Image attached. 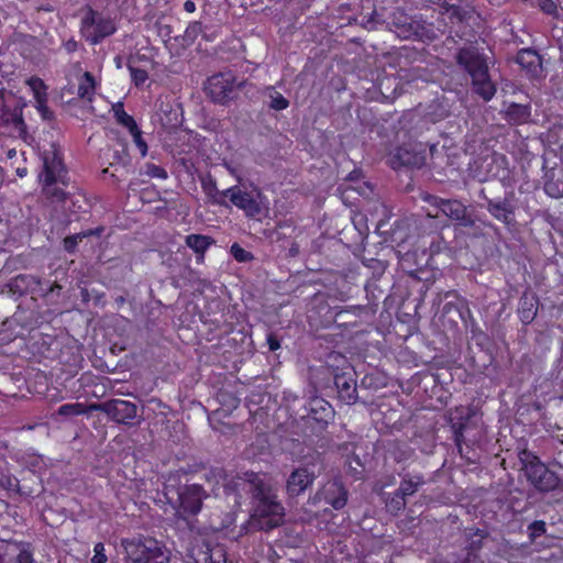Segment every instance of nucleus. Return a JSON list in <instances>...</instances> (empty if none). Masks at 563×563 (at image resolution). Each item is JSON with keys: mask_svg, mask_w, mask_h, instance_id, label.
I'll list each match as a JSON object with an SVG mask.
<instances>
[{"mask_svg": "<svg viewBox=\"0 0 563 563\" xmlns=\"http://www.w3.org/2000/svg\"><path fill=\"white\" fill-rule=\"evenodd\" d=\"M252 496L253 511L249 526L253 530L269 531L284 522V507L277 500L276 492L266 475L246 472L241 477Z\"/></svg>", "mask_w": 563, "mask_h": 563, "instance_id": "nucleus-1", "label": "nucleus"}, {"mask_svg": "<svg viewBox=\"0 0 563 563\" xmlns=\"http://www.w3.org/2000/svg\"><path fill=\"white\" fill-rule=\"evenodd\" d=\"M121 545L124 549V563H169L170 550L163 541L155 538L140 536L132 539H123Z\"/></svg>", "mask_w": 563, "mask_h": 563, "instance_id": "nucleus-2", "label": "nucleus"}, {"mask_svg": "<svg viewBox=\"0 0 563 563\" xmlns=\"http://www.w3.org/2000/svg\"><path fill=\"white\" fill-rule=\"evenodd\" d=\"M456 63L472 77L473 87L477 95L486 101L495 96L496 87L489 78L488 66L476 48H461L456 55Z\"/></svg>", "mask_w": 563, "mask_h": 563, "instance_id": "nucleus-3", "label": "nucleus"}, {"mask_svg": "<svg viewBox=\"0 0 563 563\" xmlns=\"http://www.w3.org/2000/svg\"><path fill=\"white\" fill-rule=\"evenodd\" d=\"M246 84V80L238 81L232 71H223L208 78L205 91L212 102L225 106L236 98V91Z\"/></svg>", "mask_w": 563, "mask_h": 563, "instance_id": "nucleus-4", "label": "nucleus"}, {"mask_svg": "<svg viewBox=\"0 0 563 563\" xmlns=\"http://www.w3.org/2000/svg\"><path fill=\"white\" fill-rule=\"evenodd\" d=\"M520 461L528 481L537 489L550 492L558 487L560 483L558 475L550 471L533 453L522 451L520 453Z\"/></svg>", "mask_w": 563, "mask_h": 563, "instance_id": "nucleus-5", "label": "nucleus"}, {"mask_svg": "<svg viewBox=\"0 0 563 563\" xmlns=\"http://www.w3.org/2000/svg\"><path fill=\"white\" fill-rule=\"evenodd\" d=\"M230 202L243 210L247 218L261 219L268 212L265 197L258 189L252 191L243 190L240 186H232L227 189Z\"/></svg>", "mask_w": 563, "mask_h": 563, "instance_id": "nucleus-6", "label": "nucleus"}, {"mask_svg": "<svg viewBox=\"0 0 563 563\" xmlns=\"http://www.w3.org/2000/svg\"><path fill=\"white\" fill-rule=\"evenodd\" d=\"M93 408L103 412L108 418L115 423L133 427L140 423L137 418V406L134 402L123 399H110L104 402L95 405Z\"/></svg>", "mask_w": 563, "mask_h": 563, "instance_id": "nucleus-7", "label": "nucleus"}, {"mask_svg": "<svg viewBox=\"0 0 563 563\" xmlns=\"http://www.w3.org/2000/svg\"><path fill=\"white\" fill-rule=\"evenodd\" d=\"M318 475L310 464L294 467L285 482V493L288 499L303 495L314 483Z\"/></svg>", "mask_w": 563, "mask_h": 563, "instance_id": "nucleus-8", "label": "nucleus"}, {"mask_svg": "<svg viewBox=\"0 0 563 563\" xmlns=\"http://www.w3.org/2000/svg\"><path fill=\"white\" fill-rule=\"evenodd\" d=\"M31 542L0 538V563H36Z\"/></svg>", "mask_w": 563, "mask_h": 563, "instance_id": "nucleus-9", "label": "nucleus"}, {"mask_svg": "<svg viewBox=\"0 0 563 563\" xmlns=\"http://www.w3.org/2000/svg\"><path fill=\"white\" fill-rule=\"evenodd\" d=\"M81 32L91 44L100 43L115 32L114 22L90 10L81 22Z\"/></svg>", "mask_w": 563, "mask_h": 563, "instance_id": "nucleus-10", "label": "nucleus"}, {"mask_svg": "<svg viewBox=\"0 0 563 563\" xmlns=\"http://www.w3.org/2000/svg\"><path fill=\"white\" fill-rule=\"evenodd\" d=\"M208 497L203 487L199 484L185 485L178 490L179 510L181 518L197 515L202 507V501Z\"/></svg>", "mask_w": 563, "mask_h": 563, "instance_id": "nucleus-11", "label": "nucleus"}, {"mask_svg": "<svg viewBox=\"0 0 563 563\" xmlns=\"http://www.w3.org/2000/svg\"><path fill=\"white\" fill-rule=\"evenodd\" d=\"M42 158L43 173L40 175V181H60L67 186L69 178L58 148L53 144L49 151L43 153Z\"/></svg>", "mask_w": 563, "mask_h": 563, "instance_id": "nucleus-12", "label": "nucleus"}, {"mask_svg": "<svg viewBox=\"0 0 563 563\" xmlns=\"http://www.w3.org/2000/svg\"><path fill=\"white\" fill-rule=\"evenodd\" d=\"M349 492L343 485L341 478L334 477L328 481L310 499L312 504L324 500L334 509H342L347 503Z\"/></svg>", "mask_w": 563, "mask_h": 563, "instance_id": "nucleus-13", "label": "nucleus"}, {"mask_svg": "<svg viewBox=\"0 0 563 563\" xmlns=\"http://www.w3.org/2000/svg\"><path fill=\"white\" fill-rule=\"evenodd\" d=\"M426 200L439 208L448 218L464 227H472L474 221L467 216L466 207L459 200H445L437 196H428Z\"/></svg>", "mask_w": 563, "mask_h": 563, "instance_id": "nucleus-14", "label": "nucleus"}, {"mask_svg": "<svg viewBox=\"0 0 563 563\" xmlns=\"http://www.w3.org/2000/svg\"><path fill=\"white\" fill-rule=\"evenodd\" d=\"M474 416L475 410L467 406L455 407L449 412V422L454 432L455 444L460 451L462 443H464V431L467 429L468 421Z\"/></svg>", "mask_w": 563, "mask_h": 563, "instance_id": "nucleus-15", "label": "nucleus"}, {"mask_svg": "<svg viewBox=\"0 0 563 563\" xmlns=\"http://www.w3.org/2000/svg\"><path fill=\"white\" fill-rule=\"evenodd\" d=\"M355 373L352 371L335 373L333 382L338 390V396L346 405H353L357 401V387Z\"/></svg>", "mask_w": 563, "mask_h": 563, "instance_id": "nucleus-16", "label": "nucleus"}, {"mask_svg": "<svg viewBox=\"0 0 563 563\" xmlns=\"http://www.w3.org/2000/svg\"><path fill=\"white\" fill-rule=\"evenodd\" d=\"M196 563H234L228 560L227 550L222 544L203 543L197 549Z\"/></svg>", "mask_w": 563, "mask_h": 563, "instance_id": "nucleus-17", "label": "nucleus"}, {"mask_svg": "<svg viewBox=\"0 0 563 563\" xmlns=\"http://www.w3.org/2000/svg\"><path fill=\"white\" fill-rule=\"evenodd\" d=\"M13 124L20 135L26 133V125L22 115V107L16 104L11 108L0 100V129Z\"/></svg>", "mask_w": 563, "mask_h": 563, "instance_id": "nucleus-18", "label": "nucleus"}, {"mask_svg": "<svg viewBox=\"0 0 563 563\" xmlns=\"http://www.w3.org/2000/svg\"><path fill=\"white\" fill-rule=\"evenodd\" d=\"M307 417L324 428L333 417L331 405L321 398H313L309 401Z\"/></svg>", "mask_w": 563, "mask_h": 563, "instance_id": "nucleus-19", "label": "nucleus"}, {"mask_svg": "<svg viewBox=\"0 0 563 563\" xmlns=\"http://www.w3.org/2000/svg\"><path fill=\"white\" fill-rule=\"evenodd\" d=\"M8 287L12 294H18L19 296L25 292L34 294L43 291L41 278L27 274H20L15 276L10 280Z\"/></svg>", "mask_w": 563, "mask_h": 563, "instance_id": "nucleus-20", "label": "nucleus"}, {"mask_svg": "<svg viewBox=\"0 0 563 563\" xmlns=\"http://www.w3.org/2000/svg\"><path fill=\"white\" fill-rule=\"evenodd\" d=\"M385 394H374L371 399H366L364 402L369 405V413L373 423L379 432H384L387 429V421L385 419V412L382 410L384 404Z\"/></svg>", "mask_w": 563, "mask_h": 563, "instance_id": "nucleus-21", "label": "nucleus"}, {"mask_svg": "<svg viewBox=\"0 0 563 563\" xmlns=\"http://www.w3.org/2000/svg\"><path fill=\"white\" fill-rule=\"evenodd\" d=\"M538 303L539 301L536 295L530 292L522 295L519 301L518 313L523 323L529 324L534 320L538 313Z\"/></svg>", "mask_w": 563, "mask_h": 563, "instance_id": "nucleus-22", "label": "nucleus"}, {"mask_svg": "<svg viewBox=\"0 0 563 563\" xmlns=\"http://www.w3.org/2000/svg\"><path fill=\"white\" fill-rule=\"evenodd\" d=\"M214 240L209 235L189 234L185 239L186 245L196 253L197 262L202 263L207 250L214 244Z\"/></svg>", "mask_w": 563, "mask_h": 563, "instance_id": "nucleus-23", "label": "nucleus"}, {"mask_svg": "<svg viewBox=\"0 0 563 563\" xmlns=\"http://www.w3.org/2000/svg\"><path fill=\"white\" fill-rule=\"evenodd\" d=\"M201 187L213 203L229 208L227 189L219 190L211 175L201 178Z\"/></svg>", "mask_w": 563, "mask_h": 563, "instance_id": "nucleus-24", "label": "nucleus"}, {"mask_svg": "<svg viewBox=\"0 0 563 563\" xmlns=\"http://www.w3.org/2000/svg\"><path fill=\"white\" fill-rule=\"evenodd\" d=\"M487 210L495 219H497L504 223L510 222V219L512 216V209L508 201L489 199L487 201Z\"/></svg>", "mask_w": 563, "mask_h": 563, "instance_id": "nucleus-25", "label": "nucleus"}, {"mask_svg": "<svg viewBox=\"0 0 563 563\" xmlns=\"http://www.w3.org/2000/svg\"><path fill=\"white\" fill-rule=\"evenodd\" d=\"M42 183V194L52 203H60L65 202L69 194L66 192L64 189L59 188L57 184L59 181H45L41 180Z\"/></svg>", "mask_w": 563, "mask_h": 563, "instance_id": "nucleus-26", "label": "nucleus"}, {"mask_svg": "<svg viewBox=\"0 0 563 563\" xmlns=\"http://www.w3.org/2000/svg\"><path fill=\"white\" fill-rule=\"evenodd\" d=\"M395 158L404 166L419 167L423 164V156L421 153L407 147L398 148L395 154Z\"/></svg>", "mask_w": 563, "mask_h": 563, "instance_id": "nucleus-27", "label": "nucleus"}, {"mask_svg": "<svg viewBox=\"0 0 563 563\" xmlns=\"http://www.w3.org/2000/svg\"><path fill=\"white\" fill-rule=\"evenodd\" d=\"M264 93L268 98L267 106L269 109L282 111L289 107V101L275 87H266Z\"/></svg>", "mask_w": 563, "mask_h": 563, "instance_id": "nucleus-28", "label": "nucleus"}, {"mask_svg": "<svg viewBox=\"0 0 563 563\" xmlns=\"http://www.w3.org/2000/svg\"><path fill=\"white\" fill-rule=\"evenodd\" d=\"M507 117L515 124H521L530 118V107L525 104L512 103L507 108Z\"/></svg>", "mask_w": 563, "mask_h": 563, "instance_id": "nucleus-29", "label": "nucleus"}, {"mask_svg": "<svg viewBox=\"0 0 563 563\" xmlns=\"http://www.w3.org/2000/svg\"><path fill=\"white\" fill-rule=\"evenodd\" d=\"M95 89L96 81L93 76L89 71L84 73L77 91L79 98L90 101L95 95Z\"/></svg>", "mask_w": 563, "mask_h": 563, "instance_id": "nucleus-30", "label": "nucleus"}, {"mask_svg": "<svg viewBox=\"0 0 563 563\" xmlns=\"http://www.w3.org/2000/svg\"><path fill=\"white\" fill-rule=\"evenodd\" d=\"M517 63L523 68L532 70L540 66V57L531 49H522L517 55Z\"/></svg>", "mask_w": 563, "mask_h": 563, "instance_id": "nucleus-31", "label": "nucleus"}, {"mask_svg": "<svg viewBox=\"0 0 563 563\" xmlns=\"http://www.w3.org/2000/svg\"><path fill=\"white\" fill-rule=\"evenodd\" d=\"M113 110L114 117L119 124L125 126L129 131L136 130L137 124L135 120L133 119V117H131L124 111L122 102H118L117 104H114Z\"/></svg>", "mask_w": 563, "mask_h": 563, "instance_id": "nucleus-32", "label": "nucleus"}, {"mask_svg": "<svg viewBox=\"0 0 563 563\" xmlns=\"http://www.w3.org/2000/svg\"><path fill=\"white\" fill-rule=\"evenodd\" d=\"M345 464H346V472L352 477H354L356 479L361 477V475L364 472V465L358 455H356L353 452L351 456H347Z\"/></svg>", "mask_w": 563, "mask_h": 563, "instance_id": "nucleus-33", "label": "nucleus"}, {"mask_svg": "<svg viewBox=\"0 0 563 563\" xmlns=\"http://www.w3.org/2000/svg\"><path fill=\"white\" fill-rule=\"evenodd\" d=\"M86 412L85 405L75 402V404H65L60 406L57 410L58 416L63 417H73L79 416Z\"/></svg>", "mask_w": 563, "mask_h": 563, "instance_id": "nucleus-34", "label": "nucleus"}, {"mask_svg": "<svg viewBox=\"0 0 563 563\" xmlns=\"http://www.w3.org/2000/svg\"><path fill=\"white\" fill-rule=\"evenodd\" d=\"M202 34L203 37L207 38V35L203 33V26L200 21H195L189 23L185 31L184 40L188 43H194L196 38Z\"/></svg>", "mask_w": 563, "mask_h": 563, "instance_id": "nucleus-35", "label": "nucleus"}, {"mask_svg": "<svg viewBox=\"0 0 563 563\" xmlns=\"http://www.w3.org/2000/svg\"><path fill=\"white\" fill-rule=\"evenodd\" d=\"M421 484L422 479L420 477L404 479L399 487L401 497L404 498L412 495Z\"/></svg>", "mask_w": 563, "mask_h": 563, "instance_id": "nucleus-36", "label": "nucleus"}, {"mask_svg": "<svg viewBox=\"0 0 563 563\" xmlns=\"http://www.w3.org/2000/svg\"><path fill=\"white\" fill-rule=\"evenodd\" d=\"M90 234L91 231H88L66 236L63 240L64 250L68 253H74L77 249L78 243L81 242L82 238H86Z\"/></svg>", "mask_w": 563, "mask_h": 563, "instance_id": "nucleus-37", "label": "nucleus"}, {"mask_svg": "<svg viewBox=\"0 0 563 563\" xmlns=\"http://www.w3.org/2000/svg\"><path fill=\"white\" fill-rule=\"evenodd\" d=\"M233 258L240 263H247L254 258L253 254L244 250L240 244L233 243L230 249Z\"/></svg>", "mask_w": 563, "mask_h": 563, "instance_id": "nucleus-38", "label": "nucleus"}, {"mask_svg": "<svg viewBox=\"0 0 563 563\" xmlns=\"http://www.w3.org/2000/svg\"><path fill=\"white\" fill-rule=\"evenodd\" d=\"M145 174L151 178L166 179L168 177L165 168L152 163L145 165Z\"/></svg>", "mask_w": 563, "mask_h": 563, "instance_id": "nucleus-39", "label": "nucleus"}, {"mask_svg": "<svg viewBox=\"0 0 563 563\" xmlns=\"http://www.w3.org/2000/svg\"><path fill=\"white\" fill-rule=\"evenodd\" d=\"M132 81L136 87L142 86L148 78L147 71L129 65Z\"/></svg>", "mask_w": 563, "mask_h": 563, "instance_id": "nucleus-40", "label": "nucleus"}, {"mask_svg": "<svg viewBox=\"0 0 563 563\" xmlns=\"http://www.w3.org/2000/svg\"><path fill=\"white\" fill-rule=\"evenodd\" d=\"M37 110L41 113L42 118L46 121H51L54 119V113L46 104V96H37Z\"/></svg>", "mask_w": 563, "mask_h": 563, "instance_id": "nucleus-41", "label": "nucleus"}, {"mask_svg": "<svg viewBox=\"0 0 563 563\" xmlns=\"http://www.w3.org/2000/svg\"><path fill=\"white\" fill-rule=\"evenodd\" d=\"M130 133L132 134L133 141H134L135 145L139 147L141 155L145 156L147 153V144L143 140L142 132L139 129V126H136V130H131Z\"/></svg>", "mask_w": 563, "mask_h": 563, "instance_id": "nucleus-42", "label": "nucleus"}, {"mask_svg": "<svg viewBox=\"0 0 563 563\" xmlns=\"http://www.w3.org/2000/svg\"><path fill=\"white\" fill-rule=\"evenodd\" d=\"M93 556L91 559V563H106L107 562V555L104 553V545L103 543L99 542L93 548Z\"/></svg>", "mask_w": 563, "mask_h": 563, "instance_id": "nucleus-43", "label": "nucleus"}, {"mask_svg": "<svg viewBox=\"0 0 563 563\" xmlns=\"http://www.w3.org/2000/svg\"><path fill=\"white\" fill-rule=\"evenodd\" d=\"M80 296L82 298V301L87 302L91 299L95 300L96 303L100 302V300L103 298V292H97L95 290H89L87 288H81Z\"/></svg>", "mask_w": 563, "mask_h": 563, "instance_id": "nucleus-44", "label": "nucleus"}, {"mask_svg": "<svg viewBox=\"0 0 563 563\" xmlns=\"http://www.w3.org/2000/svg\"><path fill=\"white\" fill-rule=\"evenodd\" d=\"M0 485L3 488L9 489V490H18V488H19V481L14 476L2 475L0 477Z\"/></svg>", "mask_w": 563, "mask_h": 563, "instance_id": "nucleus-45", "label": "nucleus"}, {"mask_svg": "<svg viewBox=\"0 0 563 563\" xmlns=\"http://www.w3.org/2000/svg\"><path fill=\"white\" fill-rule=\"evenodd\" d=\"M356 190L352 186H347L344 189H342L341 199L343 203L346 206H352L353 202L351 201V199L354 198Z\"/></svg>", "mask_w": 563, "mask_h": 563, "instance_id": "nucleus-46", "label": "nucleus"}, {"mask_svg": "<svg viewBox=\"0 0 563 563\" xmlns=\"http://www.w3.org/2000/svg\"><path fill=\"white\" fill-rule=\"evenodd\" d=\"M30 86L32 87V90L34 92V97L36 100H37V96H46L45 93L41 92V89H45V85L42 79L32 78L30 80Z\"/></svg>", "mask_w": 563, "mask_h": 563, "instance_id": "nucleus-47", "label": "nucleus"}, {"mask_svg": "<svg viewBox=\"0 0 563 563\" xmlns=\"http://www.w3.org/2000/svg\"><path fill=\"white\" fill-rule=\"evenodd\" d=\"M156 27L158 35L163 38L164 42L170 40L172 27L167 24H162L161 22H156Z\"/></svg>", "mask_w": 563, "mask_h": 563, "instance_id": "nucleus-48", "label": "nucleus"}, {"mask_svg": "<svg viewBox=\"0 0 563 563\" xmlns=\"http://www.w3.org/2000/svg\"><path fill=\"white\" fill-rule=\"evenodd\" d=\"M114 159H115L118 163H120V164H122V165H124V166H125V165H128V163H129V153H128V147H126V145H123V147H122V151H121V152L117 151V152L114 153Z\"/></svg>", "mask_w": 563, "mask_h": 563, "instance_id": "nucleus-49", "label": "nucleus"}, {"mask_svg": "<svg viewBox=\"0 0 563 563\" xmlns=\"http://www.w3.org/2000/svg\"><path fill=\"white\" fill-rule=\"evenodd\" d=\"M379 23H384L383 15L379 14L376 10H374L366 21V26L369 25L368 27L372 29Z\"/></svg>", "mask_w": 563, "mask_h": 563, "instance_id": "nucleus-50", "label": "nucleus"}, {"mask_svg": "<svg viewBox=\"0 0 563 563\" xmlns=\"http://www.w3.org/2000/svg\"><path fill=\"white\" fill-rule=\"evenodd\" d=\"M529 529L533 537L541 536L545 532V523L543 521H534L530 525Z\"/></svg>", "mask_w": 563, "mask_h": 563, "instance_id": "nucleus-51", "label": "nucleus"}, {"mask_svg": "<svg viewBox=\"0 0 563 563\" xmlns=\"http://www.w3.org/2000/svg\"><path fill=\"white\" fill-rule=\"evenodd\" d=\"M266 341H267L269 351L274 352V351H277L278 349H280V341L276 334L269 333L267 335Z\"/></svg>", "mask_w": 563, "mask_h": 563, "instance_id": "nucleus-52", "label": "nucleus"}, {"mask_svg": "<svg viewBox=\"0 0 563 563\" xmlns=\"http://www.w3.org/2000/svg\"><path fill=\"white\" fill-rule=\"evenodd\" d=\"M544 190H545V192H547L549 196H551V197H555V198H558V197L563 196V190H562V191H560V190L555 187V184H554V183H551V181H549V183H547V184L544 185Z\"/></svg>", "mask_w": 563, "mask_h": 563, "instance_id": "nucleus-53", "label": "nucleus"}, {"mask_svg": "<svg viewBox=\"0 0 563 563\" xmlns=\"http://www.w3.org/2000/svg\"><path fill=\"white\" fill-rule=\"evenodd\" d=\"M540 7L542 11L548 14H552L556 11V5L552 0H540Z\"/></svg>", "mask_w": 563, "mask_h": 563, "instance_id": "nucleus-54", "label": "nucleus"}, {"mask_svg": "<svg viewBox=\"0 0 563 563\" xmlns=\"http://www.w3.org/2000/svg\"><path fill=\"white\" fill-rule=\"evenodd\" d=\"M186 271H187V274H188V279L191 283H198L199 285H202V286L206 285V282H203L200 278H198L196 273L191 268L188 267Z\"/></svg>", "mask_w": 563, "mask_h": 563, "instance_id": "nucleus-55", "label": "nucleus"}, {"mask_svg": "<svg viewBox=\"0 0 563 563\" xmlns=\"http://www.w3.org/2000/svg\"><path fill=\"white\" fill-rule=\"evenodd\" d=\"M60 289H62V286L58 285L57 283H55V284L51 285L45 291H43V296L48 297L56 291L58 292Z\"/></svg>", "mask_w": 563, "mask_h": 563, "instance_id": "nucleus-56", "label": "nucleus"}, {"mask_svg": "<svg viewBox=\"0 0 563 563\" xmlns=\"http://www.w3.org/2000/svg\"><path fill=\"white\" fill-rule=\"evenodd\" d=\"M65 48L68 53H73L77 49V42L74 40H69L65 43Z\"/></svg>", "mask_w": 563, "mask_h": 563, "instance_id": "nucleus-57", "label": "nucleus"}, {"mask_svg": "<svg viewBox=\"0 0 563 563\" xmlns=\"http://www.w3.org/2000/svg\"><path fill=\"white\" fill-rule=\"evenodd\" d=\"M184 10L191 13L196 10V4L194 1L191 0H187L185 3H184Z\"/></svg>", "mask_w": 563, "mask_h": 563, "instance_id": "nucleus-58", "label": "nucleus"}, {"mask_svg": "<svg viewBox=\"0 0 563 563\" xmlns=\"http://www.w3.org/2000/svg\"><path fill=\"white\" fill-rule=\"evenodd\" d=\"M360 175H361V172L360 170H353L349 174V176L346 177L347 180H356L360 178Z\"/></svg>", "mask_w": 563, "mask_h": 563, "instance_id": "nucleus-59", "label": "nucleus"}, {"mask_svg": "<svg viewBox=\"0 0 563 563\" xmlns=\"http://www.w3.org/2000/svg\"><path fill=\"white\" fill-rule=\"evenodd\" d=\"M298 253H299V246H298L296 243H294V244L291 245V247L289 249V254H290L291 256H297V255H298Z\"/></svg>", "mask_w": 563, "mask_h": 563, "instance_id": "nucleus-60", "label": "nucleus"}, {"mask_svg": "<svg viewBox=\"0 0 563 563\" xmlns=\"http://www.w3.org/2000/svg\"><path fill=\"white\" fill-rule=\"evenodd\" d=\"M363 385H366L368 387H372L373 385V378L371 376H365L363 382H362Z\"/></svg>", "mask_w": 563, "mask_h": 563, "instance_id": "nucleus-61", "label": "nucleus"}, {"mask_svg": "<svg viewBox=\"0 0 563 563\" xmlns=\"http://www.w3.org/2000/svg\"><path fill=\"white\" fill-rule=\"evenodd\" d=\"M475 559H476L475 555L467 553V556L463 563H476Z\"/></svg>", "mask_w": 563, "mask_h": 563, "instance_id": "nucleus-62", "label": "nucleus"}, {"mask_svg": "<svg viewBox=\"0 0 563 563\" xmlns=\"http://www.w3.org/2000/svg\"><path fill=\"white\" fill-rule=\"evenodd\" d=\"M125 302V298L123 296H119L115 298V303L118 306H122Z\"/></svg>", "mask_w": 563, "mask_h": 563, "instance_id": "nucleus-63", "label": "nucleus"}, {"mask_svg": "<svg viewBox=\"0 0 563 563\" xmlns=\"http://www.w3.org/2000/svg\"><path fill=\"white\" fill-rule=\"evenodd\" d=\"M413 254H411L410 252H407L405 253L401 257H400V261L402 262H406L408 261Z\"/></svg>", "mask_w": 563, "mask_h": 563, "instance_id": "nucleus-64", "label": "nucleus"}]
</instances>
